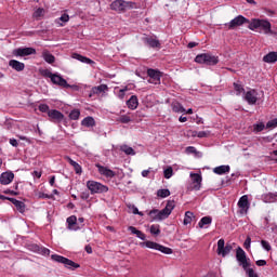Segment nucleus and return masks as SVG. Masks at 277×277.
I'll list each match as a JSON object with an SVG mask.
<instances>
[{"label":"nucleus","instance_id":"nucleus-61","mask_svg":"<svg viewBox=\"0 0 277 277\" xmlns=\"http://www.w3.org/2000/svg\"><path fill=\"white\" fill-rule=\"evenodd\" d=\"M32 176H36V179H40L42 176V172L40 171H34Z\"/></svg>","mask_w":277,"mask_h":277},{"label":"nucleus","instance_id":"nucleus-57","mask_svg":"<svg viewBox=\"0 0 277 277\" xmlns=\"http://www.w3.org/2000/svg\"><path fill=\"white\" fill-rule=\"evenodd\" d=\"M255 265H258V267H265V265H267V261H265V260H258L255 262Z\"/></svg>","mask_w":277,"mask_h":277},{"label":"nucleus","instance_id":"nucleus-52","mask_svg":"<svg viewBox=\"0 0 277 277\" xmlns=\"http://www.w3.org/2000/svg\"><path fill=\"white\" fill-rule=\"evenodd\" d=\"M39 254H43V256H49L51 254V250L48 248L41 247L39 248Z\"/></svg>","mask_w":277,"mask_h":277},{"label":"nucleus","instance_id":"nucleus-34","mask_svg":"<svg viewBox=\"0 0 277 277\" xmlns=\"http://www.w3.org/2000/svg\"><path fill=\"white\" fill-rule=\"evenodd\" d=\"M42 57H43L44 62H47L48 64H53L55 62V56H53V54H51L47 50H44L42 52Z\"/></svg>","mask_w":277,"mask_h":277},{"label":"nucleus","instance_id":"nucleus-11","mask_svg":"<svg viewBox=\"0 0 277 277\" xmlns=\"http://www.w3.org/2000/svg\"><path fill=\"white\" fill-rule=\"evenodd\" d=\"M15 57H27V55H36V49L34 48H18L13 50Z\"/></svg>","mask_w":277,"mask_h":277},{"label":"nucleus","instance_id":"nucleus-44","mask_svg":"<svg viewBox=\"0 0 277 277\" xmlns=\"http://www.w3.org/2000/svg\"><path fill=\"white\" fill-rule=\"evenodd\" d=\"M234 90L237 94V96H240L242 92H245L243 90V85L237 83V82H234Z\"/></svg>","mask_w":277,"mask_h":277},{"label":"nucleus","instance_id":"nucleus-31","mask_svg":"<svg viewBox=\"0 0 277 277\" xmlns=\"http://www.w3.org/2000/svg\"><path fill=\"white\" fill-rule=\"evenodd\" d=\"M82 127H87L88 129L92 127H96V121L93 117H87L81 121Z\"/></svg>","mask_w":277,"mask_h":277},{"label":"nucleus","instance_id":"nucleus-38","mask_svg":"<svg viewBox=\"0 0 277 277\" xmlns=\"http://www.w3.org/2000/svg\"><path fill=\"white\" fill-rule=\"evenodd\" d=\"M193 220H194V212L192 211L185 212L184 222H183L184 226H187V224H189Z\"/></svg>","mask_w":277,"mask_h":277},{"label":"nucleus","instance_id":"nucleus-2","mask_svg":"<svg viewBox=\"0 0 277 277\" xmlns=\"http://www.w3.org/2000/svg\"><path fill=\"white\" fill-rule=\"evenodd\" d=\"M251 31H259L260 34H272V23L265 19H252L249 23Z\"/></svg>","mask_w":277,"mask_h":277},{"label":"nucleus","instance_id":"nucleus-33","mask_svg":"<svg viewBox=\"0 0 277 277\" xmlns=\"http://www.w3.org/2000/svg\"><path fill=\"white\" fill-rule=\"evenodd\" d=\"M264 202H277V194L268 193L262 196Z\"/></svg>","mask_w":277,"mask_h":277},{"label":"nucleus","instance_id":"nucleus-19","mask_svg":"<svg viewBox=\"0 0 277 277\" xmlns=\"http://www.w3.org/2000/svg\"><path fill=\"white\" fill-rule=\"evenodd\" d=\"M95 167L97 168V172H100L102 176H106V179H114L116 176V173L107 167L101 166L98 163L95 164Z\"/></svg>","mask_w":277,"mask_h":277},{"label":"nucleus","instance_id":"nucleus-32","mask_svg":"<svg viewBox=\"0 0 277 277\" xmlns=\"http://www.w3.org/2000/svg\"><path fill=\"white\" fill-rule=\"evenodd\" d=\"M171 107L172 111H174L175 114H185V107H183L182 104L179 102H173L171 104Z\"/></svg>","mask_w":277,"mask_h":277},{"label":"nucleus","instance_id":"nucleus-5","mask_svg":"<svg viewBox=\"0 0 277 277\" xmlns=\"http://www.w3.org/2000/svg\"><path fill=\"white\" fill-rule=\"evenodd\" d=\"M87 188L92 195L107 194L109 192V187H107L106 185H103L101 182H96L92 180L87 182Z\"/></svg>","mask_w":277,"mask_h":277},{"label":"nucleus","instance_id":"nucleus-37","mask_svg":"<svg viewBox=\"0 0 277 277\" xmlns=\"http://www.w3.org/2000/svg\"><path fill=\"white\" fill-rule=\"evenodd\" d=\"M44 14H47V11H44V9H42V8H39V9H37V10L34 12L32 16H34V18H36L37 21H40V19L42 18V16H44Z\"/></svg>","mask_w":277,"mask_h":277},{"label":"nucleus","instance_id":"nucleus-56","mask_svg":"<svg viewBox=\"0 0 277 277\" xmlns=\"http://www.w3.org/2000/svg\"><path fill=\"white\" fill-rule=\"evenodd\" d=\"M80 198H81V200H89V199H90V193H88V192H82V193L80 194Z\"/></svg>","mask_w":277,"mask_h":277},{"label":"nucleus","instance_id":"nucleus-4","mask_svg":"<svg viewBox=\"0 0 277 277\" xmlns=\"http://www.w3.org/2000/svg\"><path fill=\"white\" fill-rule=\"evenodd\" d=\"M195 62L197 64H206L207 66H215L216 64H219L220 58H217V56L212 55L210 53H202V54H198L195 57Z\"/></svg>","mask_w":277,"mask_h":277},{"label":"nucleus","instance_id":"nucleus-40","mask_svg":"<svg viewBox=\"0 0 277 277\" xmlns=\"http://www.w3.org/2000/svg\"><path fill=\"white\" fill-rule=\"evenodd\" d=\"M117 122H120L121 124H129V122H131V117L129 115H121L117 119Z\"/></svg>","mask_w":277,"mask_h":277},{"label":"nucleus","instance_id":"nucleus-46","mask_svg":"<svg viewBox=\"0 0 277 277\" xmlns=\"http://www.w3.org/2000/svg\"><path fill=\"white\" fill-rule=\"evenodd\" d=\"M194 137H209V132L207 131H199L193 133Z\"/></svg>","mask_w":277,"mask_h":277},{"label":"nucleus","instance_id":"nucleus-25","mask_svg":"<svg viewBox=\"0 0 277 277\" xmlns=\"http://www.w3.org/2000/svg\"><path fill=\"white\" fill-rule=\"evenodd\" d=\"M213 172L214 174H219V175H222V174H228V172H230V166H220V167H215L213 169Z\"/></svg>","mask_w":277,"mask_h":277},{"label":"nucleus","instance_id":"nucleus-12","mask_svg":"<svg viewBox=\"0 0 277 277\" xmlns=\"http://www.w3.org/2000/svg\"><path fill=\"white\" fill-rule=\"evenodd\" d=\"M246 23H248V18L243 17V15H238L229 23L225 24V26L228 27V29H235L237 27H241V25Z\"/></svg>","mask_w":277,"mask_h":277},{"label":"nucleus","instance_id":"nucleus-55","mask_svg":"<svg viewBox=\"0 0 277 277\" xmlns=\"http://www.w3.org/2000/svg\"><path fill=\"white\" fill-rule=\"evenodd\" d=\"M136 237L141 239L142 241H146V234L142 233V230H138L136 233Z\"/></svg>","mask_w":277,"mask_h":277},{"label":"nucleus","instance_id":"nucleus-16","mask_svg":"<svg viewBox=\"0 0 277 277\" xmlns=\"http://www.w3.org/2000/svg\"><path fill=\"white\" fill-rule=\"evenodd\" d=\"M232 250H233V246L230 245L225 246L224 239H220L217 241V254H222L223 256H226L227 254H230Z\"/></svg>","mask_w":277,"mask_h":277},{"label":"nucleus","instance_id":"nucleus-59","mask_svg":"<svg viewBox=\"0 0 277 277\" xmlns=\"http://www.w3.org/2000/svg\"><path fill=\"white\" fill-rule=\"evenodd\" d=\"M10 144L16 148L18 146V141L16 138H10Z\"/></svg>","mask_w":277,"mask_h":277},{"label":"nucleus","instance_id":"nucleus-3","mask_svg":"<svg viewBox=\"0 0 277 277\" xmlns=\"http://www.w3.org/2000/svg\"><path fill=\"white\" fill-rule=\"evenodd\" d=\"M40 74L42 77L51 79L52 83H54V85H58V88H72L70 84H68V81H66V79H64L60 74H53L49 69H42L40 70Z\"/></svg>","mask_w":277,"mask_h":277},{"label":"nucleus","instance_id":"nucleus-60","mask_svg":"<svg viewBox=\"0 0 277 277\" xmlns=\"http://www.w3.org/2000/svg\"><path fill=\"white\" fill-rule=\"evenodd\" d=\"M148 174H150V168H149L148 170H143V171H142V176H143L144 179H146V177L148 176Z\"/></svg>","mask_w":277,"mask_h":277},{"label":"nucleus","instance_id":"nucleus-51","mask_svg":"<svg viewBox=\"0 0 277 277\" xmlns=\"http://www.w3.org/2000/svg\"><path fill=\"white\" fill-rule=\"evenodd\" d=\"M129 209L134 215H144V213L140 212V210L135 206H129Z\"/></svg>","mask_w":277,"mask_h":277},{"label":"nucleus","instance_id":"nucleus-41","mask_svg":"<svg viewBox=\"0 0 277 277\" xmlns=\"http://www.w3.org/2000/svg\"><path fill=\"white\" fill-rule=\"evenodd\" d=\"M157 196H158V198H168V196H170V189H168V188L158 189Z\"/></svg>","mask_w":277,"mask_h":277},{"label":"nucleus","instance_id":"nucleus-42","mask_svg":"<svg viewBox=\"0 0 277 277\" xmlns=\"http://www.w3.org/2000/svg\"><path fill=\"white\" fill-rule=\"evenodd\" d=\"M149 233L151 234V235H161V226H159V225H151L150 226V228H149Z\"/></svg>","mask_w":277,"mask_h":277},{"label":"nucleus","instance_id":"nucleus-21","mask_svg":"<svg viewBox=\"0 0 277 277\" xmlns=\"http://www.w3.org/2000/svg\"><path fill=\"white\" fill-rule=\"evenodd\" d=\"M14 181V173L12 171H6L1 173L0 175V184L1 185H10Z\"/></svg>","mask_w":277,"mask_h":277},{"label":"nucleus","instance_id":"nucleus-28","mask_svg":"<svg viewBox=\"0 0 277 277\" xmlns=\"http://www.w3.org/2000/svg\"><path fill=\"white\" fill-rule=\"evenodd\" d=\"M68 21H70V16L66 13H64L61 17L55 19V24L58 27H64L66 25V23H68Z\"/></svg>","mask_w":277,"mask_h":277},{"label":"nucleus","instance_id":"nucleus-9","mask_svg":"<svg viewBox=\"0 0 277 277\" xmlns=\"http://www.w3.org/2000/svg\"><path fill=\"white\" fill-rule=\"evenodd\" d=\"M236 260L238 261L240 267L247 269L250 267V262L248 261V256L246 255V251L241 247H238L236 250Z\"/></svg>","mask_w":277,"mask_h":277},{"label":"nucleus","instance_id":"nucleus-1","mask_svg":"<svg viewBox=\"0 0 277 277\" xmlns=\"http://www.w3.org/2000/svg\"><path fill=\"white\" fill-rule=\"evenodd\" d=\"M174 200H169L162 210L153 209L148 212V216L150 217V222H163V220H168L174 211Z\"/></svg>","mask_w":277,"mask_h":277},{"label":"nucleus","instance_id":"nucleus-18","mask_svg":"<svg viewBox=\"0 0 277 277\" xmlns=\"http://www.w3.org/2000/svg\"><path fill=\"white\" fill-rule=\"evenodd\" d=\"M67 228L69 230H81V228H83V225H79V222H77V216L76 215H71L69 217H67Z\"/></svg>","mask_w":277,"mask_h":277},{"label":"nucleus","instance_id":"nucleus-20","mask_svg":"<svg viewBox=\"0 0 277 277\" xmlns=\"http://www.w3.org/2000/svg\"><path fill=\"white\" fill-rule=\"evenodd\" d=\"M238 207L240 209V213H248V209H250V202L248 201V195H243L240 197L238 201Z\"/></svg>","mask_w":277,"mask_h":277},{"label":"nucleus","instance_id":"nucleus-64","mask_svg":"<svg viewBox=\"0 0 277 277\" xmlns=\"http://www.w3.org/2000/svg\"><path fill=\"white\" fill-rule=\"evenodd\" d=\"M39 198H51V196H49L44 193H39Z\"/></svg>","mask_w":277,"mask_h":277},{"label":"nucleus","instance_id":"nucleus-23","mask_svg":"<svg viewBox=\"0 0 277 277\" xmlns=\"http://www.w3.org/2000/svg\"><path fill=\"white\" fill-rule=\"evenodd\" d=\"M71 57H72V60H78V62H81L82 64H89V65L94 64V61H92L91 58L85 57L81 54L74 53V54H71Z\"/></svg>","mask_w":277,"mask_h":277},{"label":"nucleus","instance_id":"nucleus-39","mask_svg":"<svg viewBox=\"0 0 277 277\" xmlns=\"http://www.w3.org/2000/svg\"><path fill=\"white\" fill-rule=\"evenodd\" d=\"M261 131H265V123L258 122L253 124V133H261Z\"/></svg>","mask_w":277,"mask_h":277},{"label":"nucleus","instance_id":"nucleus-15","mask_svg":"<svg viewBox=\"0 0 277 277\" xmlns=\"http://www.w3.org/2000/svg\"><path fill=\"white\" fill-rule=\"evenodd\" d=\"M143 42L150 47V49H161V42L155 36H147L143 38Z\"/></svg>","mask_w":277,"mask_h":277},{"label":"nucleus","instance_id":"nucleus-47","mask_svg":"<svg viewBox=\"0 0 277 277\" xmlns=\"http://www.w3.org/2000/svg\"><path fill=\"white\" fill-rule=\"evenodd\" d=\"M39 111H41L42 114H48L49 115V111H51V109L49 108V105L40 104L39 105Z\"/></svg>","mask_w":277,"mask_h":277},{"label":"nucleus","instance_id":"nucleus-36","mask_svg":"<svg viewBox=\"0 0 277 277\" xmlns=\"http://www.w3.org/2000/svg\"><path fill=\"white\" fill-rule=\"evenodd\" d=\"M120 150L126 155H135V149H133V147H130L129 145H121Z\"/></svg>","mask_w":277,"mask_h":277},{"label":"nucleus","instance_id":"nucleus-27","mask_svg":"<svg viewBox=\"0 0 277 277\" xmlns=\"http://www.w3.org/2000/svg\"><path fill=\"white\" fill-rule=\"evenodd\" d=\"M65 159H66V161H68V163H70L72 166L76 174H81V172H83V170L81 169V164H78L77 161L72 160L68 156H66Z\"/></svg>","mask_w":277,"mask_h":277},{"label":"nucleus","instance_id":"nucleus-6","mask_svg":"<svg viewBox=\"0 0 277 277\" xmlns=\"http://www.w3.org/2000/svg\"><path fill=\"white\" fill-rule=\"evenodd\" d=\"M135 3L132 1H124V0H115L110 4V10H114L115 12H126V10H131Z\"/></svg>","mask_w":277,"mask_h":277},{"label":"nucleus","instance_id":"nucleus-22","mask_svg":"<svg viewBox=\"0 0 277 277\" xmlns=\"http://www.w3.org/2000/svg\"><path fill=\"white\" fill-rule=\"evenodd\" d=\"M9 66L13 68V70H16V72H23V70H25V63H21L16 60H11Z\"/></svg>","mask_w":277,"mask_h":277},{"label":"nucleus","instance_id":"nucleus-58","mask_svg":"<svg viewBox=\"0 0 277 277\" xmlns=\"http://www.w3.org/2000/svg\"><path fill=\"white\" fill-rule=\"evenodd\" d=\"M128 230H130V233H132V235H137L138 230L137 228L133 227V226H129Z\"/></svg>","mask_w":277,"mask_h":277},{"label":"nucleus","instance_id":"nucleus-53","mask_svg":"<svg viewBox=\"0 0 277 277\" xmlns=\"http://www.w3.org/2000/svg\"><path fill=\"white\" fill-rule=\"evenodd\" d=\"M261 246L262 248H264V250H266V252H269V250H272V246L266 240H262Z\"/></svg>","mask_w":277,"mask_h":277},{"label":"nucleus","instance_id":"nucleus-7","mask_svg":"<svg viewBox=\"0 0 277 277\" xmlns=\"http://www.w3.org/2000/svg\"><path fill=\"white\" fill-rule=\"evenodd\" d=\"M140 246L142 248H149L150 250H158L159 252H162V254H172V249L168 247H163L157 242H153L150 240H147L145 242H141Z\"/></svg>","mask_w":277,"mask_h":277},{"label":"nucleus","instance_id":"nucleus-17","mask_svg":"<svg viewBox=\"0 0 277 277\" xmlns=\"http://www.w3.org/2000/svg\"><path fill=\"white\" fill-rule=\"evenodd\" d=\"M48 116L51 122L60 123L62 120H64V114L57 109H51Z\"/></svg>","mask_w":277,"mask_h":277},{"label":"nucleus","instance_id":"nucleus-10","mask_svg":"<svg viewBox=\"0 0 277 277\" xmlns=\"http://www.w3.org/2000/svg\"><path fill=\"white\" fill-rule=\"evenodd\" d=\"M147 75L149 79L148 83H153L154 85H159L161 83V71L158 69H147Z\"/></svg>","mask_w":277,"mask_h":277},{"label":"nucleus","instance_id":"nucleus-54","mask_svg":"<svg viewBox=\"0 0 277 277\" xmlns=\"http://www.w3.org/2000/svg\"><path fill=\"white\" fill-rule=\"evenodd\" d=\"M252 243V238H250V236L247 237V239L245 240V248L246 250H250V245Z\"/></svg>","mask_w":277,"mask_h":277},{"label":"nucleus","instance_id":"nucleus-35","mask_svg":"<svg viewBox=\"0 0 277 277\" xmlns=\"http://www.w3.org/2000/svg\"><path fill=\"white\" fill-rule=\"evenodd\" d=\"M211 222H213V219L211 216H203L199 221L198 226H199V228H205V226H209V224H211Z\"/></svg>","mask_w":277,"mask_h":277},{"label":"nucleus","instance_id":"nucleus-43","mask_svg":"<svg viewBox=\"0 0 277 277\" xmlns=\"http://www.w3.org/2000/svg\"><path fill=\"white\" fill-rule=\"evenodd\" d=\"M79 116H81V111H79V109H74L69 114L70 120H79Z\"/></svg>","mask_w":277,"mask_h":277},{"label":"nucleus","instance_id":"nucleus-49","mask_svg":"<svg viewBox=\"0 0 277 277\" xmlns=\"http://www.w3.org/2000/svg\"><path fill=\"white\" fill-rule=\"evenodd\" d=\"M127 92H129V88H127V87L119 90L118 98H120L121 101L124 100Z\"/></svg>","mask_w":277,"mask_h":277},{"label":"nucleus","instance_id":"nucleus-30","mask_svg":"<svg viewBox=\"0 0 277 277\" xmlns=\"http://www.w3.org/2000/svg\"><path fill=\"white\" fill-rule=\"evenodd\" d=\"M106 90H108L107 84L93 87L89 96H92V94H102V92H106Z\"/></svg>","mask_w":277,"mask_h":277},{"label":"nucleus","instance_id":"nucleus-14","mask_svg":"<svg viewBox=\"0 0 277 277\" xmlns=\"http://www.w3.org/2000/svg\"><path fill=\"white\" fill-rule=\"evenodd\" d=\"M245 101H247L249 105H256V101H259V92L254 89L247 91L245 94Z\"/></svg>","mask_w":277,"mask_h":277},{"label":"nucleus","instance_id":"nucleus-48","mask_svg":"<svg viewBox=\"0 0 277 277\" xmlns=\"http://www.w3.org/2000/svg\"><path fill=\"white\" fill-rule=\"evenodd\" d=\"M277 127V118L272 119L266 123V129H276Z\"/></svg>","mask_w":277,"mask_h":277},{"label":"nucleus","instance_id":"nucleus-24","mask_svg":"<svg viewBox=\"0 0 277 277\" xmlns=\"http://www.w3.org/2000/svg\"><path fill=\"white\" fill-rule=\"evenodd\" d=\"M263 62H265L266 64H276L277 52H269L268 54L264 55Z\"/></svg>","mask_w":277,"mask_h":277},{"label":"nucleus","instance_id":"nucleus-8","mask_svg":"<svg viewBox=\"0 0 277 277\" xmlns=\"http://www.w3.org/2000/svg\"><path fill=\"white\" fill-rule=\"evenodd\" d=\"M52 261H55V263H62L67 267V269H78L79 264L72 262V260H68V258L57 255V254H52L51 255Z\"/></svg>","mask_w":277,"mask_h":277},{"label":"nucleus","instance_id":"nucleus-29","mask_svg":"<svg viewBox=\"0 0 277 277\" xmlns=\"http://www.w3.org/2000/svg\"><path fill=\"white\" fill-rule=\"evenodd\" d=\"M127 105L129 109H137V105H140V102L137 101L136 95H132L129 101H127Z\"/></svg>","mask_w":277,"mask_h":277},{"label":"nucleus","instance_id":"nucleus-13","mask_svg":"<svg viewBox=\"0 0 277 277\" xmlns=\"http://www.w3.org/2000/svg\"><path fill=\"white\" fill-rule=\"evenodd\" d=\"M192 185L190 188L195 192H199L200 187H202V175L198 173H190Z\"/></svg>","mask_w":277,"mask_h":277},{"label":"nucleus","instance_id":"nucleus-62","mask_svg":"<svg viewBox=\"0 0 277 277\" xmlns=\"http://www.w3.org/2000/svg\"><path fill=\"white\" fill-rule=\"evenodd\" d=\"M77 222H78V226H83V222H85V219L79 217V219L77 220Z\"/></svg>","mask_w":277,"mask_h":277},{"label":"nucleus","instance_id":"nucleus-50","mask_svg":"<svg viewBox=\"0 0 277 277\" xmlns=\"http://www.w3.org/2000/svg\"><path fill=\"white\" fill-rule=\"evenodd\" d=\"M245 272L248 277H259V274H256V272H254L253 268H247V269H245Z\"/></svg>","mask_w":277,"mask_h":277},{"label":"nucleus","instance_id":"nucleus-26","mask_svg":"<svg viewBox=\"0 0 277 277\" xmlns=\"http://www.w3.org/2000/svg\"><path fill=\"white\" fill-rule=\"evenodd\" d=\"M10 202H12V205H14L15 209H17V211L19 213H25V202L19 201L17 199H9Z\"/></svg>","mask_w":277,"mask_h":277},{"label":"nucleus","instance_id":"nucleus-45","mask_svg":"<svg viewBox=\"0 0 277 277\" xmlns=\"http://www.w3.org/2000/svg\"><path fill=\"white\" fill-rule=\"evenodd\" d=\"M163 174L164 179H172V176H174V170L172 169V167H169L163 171Z\"/></svg>","mask_w":277,"mask_h":277},{"label":"nucleus","instance_id":"nucleus-63","mask_svg":"<svg viewBox=\"0 0 277 277\" xmlns=\"http://www.w3.org/2000/svg\"><path fill=\"white\" fill-rule=\"evenodd\" d=\"M50 185H51V187H53L55 185V175L51 176Z\"/></svg>","mask_w":277,"mask_h":277}]
</instances>
